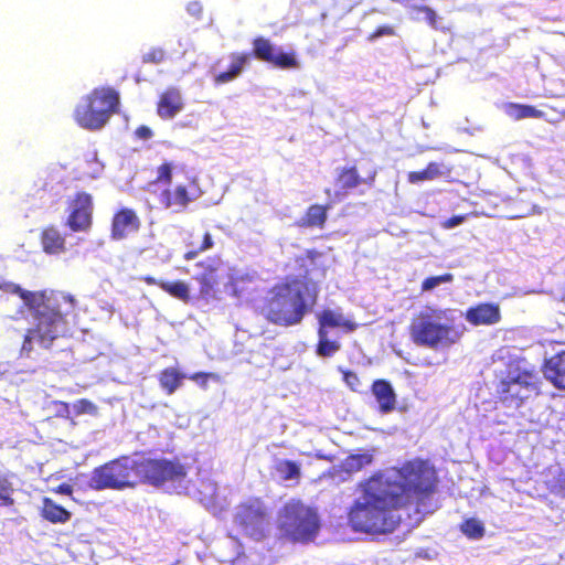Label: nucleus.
I'll return each mask as SVG.
<instances>
[{
    "mask_svg": "<svg viewBox=\"0 0 565 565\" xmlns=\"http://www.w3.org/2000/svg\"><path fill=\"white\" fill-rule=\"evenodd\" d=\"M195 267L200 269V271L193 276V279L199 284L200 298L206 300L214 298L222 278V259L218 256H210L198 262Z\"/></svg>",
    "mask_w": 565,
    "mask_h": 565,
    "instance_id": "13",
    "label": "nucleus"
},
{
    "mask_svg": "<svg viewBox=\"0 0 565 565\" xmlns=\"http://www.w3.org/2000/svg\"><path fill=\"white\" fill-rule=\"evenodd\" d=\"M418 11H420V12H423L425 14L426 20L428 21V23L430 25H433V26L436 25V23H437V14H436V12L431 8H429L427 6H422V7L418 8Z\"/></svg>",
    "mask_w": 565,
    "mask_h": 565,
    "instance_id": "40",
    "label": "nucleus"
},
{
    "mask_svg": "<svg viewBox=\"0 0 565 565\" xmlns=\"http://www.w3.org/2000/svg\"><path fill=\"white\" fill-rule=\"evenodd\" d=\"M331 328H341L345 332L356 330L358 323L345 318L341 311L323 309L318 315V330L328 331Z\"/></svg>",
    "mask_w": 565,
    "mask_h": 565,
    "instance_id": "20",
    "label": "nucleus"
},
{
    "mask_svg": "<svg viewBox=\"0 0 565 565\" xmlns=\"http://www.w3.org/2000/svg\"><path fill=\"white\" fill-rule=\"evenodd\" d=\"M75 310V299L64 292L47 298L39 305L34 310L35 326L28 329L24 334L21 353L30 354L33 340L38 341L42 348L49 349L53 341L66 331L68 317H74Z\"/></svg>",
    "mask_w": 565,
    "mask_h": 565,
    "instance_id": "4",
    "label": "nucleus"
},
{
    "mask_svg": "<svg viewBox=\"0 0 565 565\" xmlns=\"http://www.w3.org/2000/svg\"><path fill=\"white\" fill-rule=\"evenodd\" d=\"M542 380L535 369L509 365L507 375L495 385L498 401L511 408L521 407L526 399L541 394Z\"/></svg>",
    "mask_w": 565,
    "mask_h": 565,
    "instance_id": "7",
    "label": "nucleus"
},
{
    "mask_svg": "<svg viewBox=\"0 0 565 565\" xmlns=\"http://www.w3.org/2000/svg\"><path fill=\"white\" fill-rule=\"evenodd\" d=\"M454 275L451 273H445L439 276H430L423 280L420 289L422 291H429L439 286L440 284L451 282Z\"/></svg>",
    "mask_w": 565,
    "mask_h": 565,
    "instance_id": "33",
    "label": "nucleus"
},
{
    "mask_svg": "<svg viewBox=\"0 0 565 565\" xmlns=\"http://www.w3.org/2000/svg\"><path fill=\"white\" fill-rule=\"evenodd\" d=\"M74 409L76 414H96L97 413V406L86 398H81L76 401L74 404Z\"/></svg>",
    "mask_w": 565,
    "mask_h": 565,
    "instance_id": "37",
    "label": "nucleus"
},
{
    "mask_svg": "<svg viewBox=\"0 0 565 565\" xmlns=\"http://www.w3.org/2000/svg\"><path fill=\"white\" fill-rule=\"evenodd\" d=\"M186 377L184 373L175 367H166L158 374V382L162 391L167 395H172L182 386L183 380Z\"/></svg>",
    "mask_w": 565,
    "mask_h": 565,
    "instance_id": "24",
    "label": "nucleus"
},
{
    "mask_svg": "<svg viewBox=\"0 0 565 565\" xmlns=\"http://www.w3.org/2000/svg\"><path fill=\"white\" fill-rule=\"evenodd\" d=\"M443 174L440 164L437 162H429L425 169L420 171H411L407 173V181L409 183H419L423 181L434 180Z\"/></svg>",
    "mask_w": 565,
    "mask_h": 565,
    "instance_id": "26",
    "label": "nucleus"
},
{
    "mask_svg": "<svg viewBox=\"0 0 565 565\" xmlns=\"http://www.w3.org/2000/svg\"><path fill=\"white\" fill-rule=\"evenodd\" d=\"M541 371L555 388L565 391V350L545 359Z\"/></svg>",
    "mask_w": 565,
    "mask_h": 565,
    "instance_id": "18",
    "label": "nucleus"
},
{
    "mask_svg": "<svg viewBox=\"0 0 565 565\" xmlns=\"http://www.w3.org/2000/svg\"><path fill=\"white\" fill-rule=\"evenodd\" d=\"M201 253H203V252H202V250L200 249V247L198 246V247H195V248H191L190 250H188V252L184 254L183 258H184L185 260H192V259H194V258H195L199 254H201Z\"/></svg>",
    "mask_w": 565,
    "mask_h": 565,
    "instance_id": "46",
    "label": "nucleus"
},
{
    "mask_svg": "<svg viewBox=\"0 0 565 565\" xmlns=\"http://www.w3.org/2000/svg\"><path fill=\"white\" fill-rule=\"evenodd\" d=\"M394 34V30L392 26L390 25H383V26H379L370 36H369V40H374L376 38H380V36H383V35H393Z\"/></svg>",
    "mask_w": 565,
    "mask_h": 565,
    "instance_id": "41",
    "label": "nucleus"
},
{
    "mask_svg": "<svg viewBox=\"0 0 565 565\" xmlns=\"http://www.w3.org/2000/svg\"><path fill=\"white\" fill-rule=\"evenodd\" d=\"M14 291L18 292L21 296V298L25 301H28L33 296L32 292L25 291L21 289L19 286H15Z\"/></svg>",
    "mask_w": 565,
    "mask_h": 565,
    "instance_id": "48",
    "label": "nucleus"
},
{
    "mask_svg": "<svg viewBox=\"0 0 565 565\" xmlns=\"http://www.w3.org/2000/svg\"><path fill=\"white\" fill-rule=\"evenodd\" d=\"M342 379L345 382V384L352 390L358 391V388L361 385L360 379L358 374L350 370H343L342 371Z\"/></svg>",
    "mask_w": 565,
    "mask_h": 565,
    "instance_id": "38",
    "label": "nucleus"
},
{
    "mask_svg": "<svg viewBox=\"0 0 565 565\" xmlns=\"http://www.w3.org/2000/svg\"><path fill=\"white\" fill-rule=\"evenodd\" d=\"M468 218V214L462 215H454L445 221L441 222V227L445 230H449L452 227H456L463 223Z\"/></svg>",
    "mask_w": 565,
    "mask_h": 565,
    "instance_id": "39",
    "label": "nucleus"
},
{
    "mask_svg": "<svg viewBox=\"0 0 565 565\" xmlns=\"http://www.w3.org/2000/svg\"><path fill=\"white\" fill-rule=\"evenodd\" d=\"M322 256L323 253L317 249H307L294 257L292 270L300 275L286 276L271 286L263 299L260 313L268 322L279 327L297 326L312 310L318 302L320 286L309 273L317 268Z\"/></svg>",
    "mask_w": 565,
    "mask_h": 565,
    "instance_id": "2",
    "label": "nucleus"
},
{
    "mask_svg": "<svg viewBox=\"0 0 565 565\" xmlns=\"http://www.w3.org/2000/svg\"><path fill=\"white\" fill-rule=\"evenodd\" d=\"M119 94L111 87H97L83 97L74 109L76 124L90 131L102 129L117 113Z\"/></svg>",
    "mask_w": 565,
    "mask_h": 565,
    "instance_id": "8",
    "label": "nucleus"
},
{
    "mask_svg": "<svg viewBox=\"0 0 565 565\" xmlns=\"http://www.w3.org/2000/svg\"><path fill=\"white\" fill-rule=\"evenodd\" d=\"M160 289L185 303L191 299L189 285L183 280L163 281Z\"/></svg>",
    "mask_w": 565,
    "mask_h": 565,
    "instance_id": "25",
    "label": "nucleus"
},
{
    "mask_svg": "<svg viewBox=\"0 0 565 565\" xmlns=\"http://www.w3.org/2000/svg\"><path fill=\"white\" fill-rule=\"evenodd\" d=\"M376 170L372 169L365 177H361L356 166L342 167L337 174V184L341 190L348 192L362 184L372 186L376 179Z\"/></svg>",
    "mask_w": 565,
    "mask_h": 565,
    "instance_id": "16",
    "label": "nucleus"
},
{
    "mask_svg": "<svg viewBox=\"0 0 565 565\" xmlns=\"http://www.w3.org/2000/svg\"><path fill=\"white\" fill-rule=\"evenodd\" d=\"M275 471L282 481L299 480L301 477L300 465L288 459L276 462Z\"/></svg>",
    "mask_w": 565,
    "mask_h": 565,
    "instance_id": "27",
    "label": "nucleus"
},
{
    "mask_svg": "<svg viewBox=\"0 0 565 565\" xmlns=\"http://www.w3.org/2000/svg\"><path fill=\"white\" fill-rule=\"evenodd\" d=\"M373 456L369 452L350 455L343 461V468L347 472H359L366 466L371 465Z\"/></svg>",
    "mask_w": 565,
    "mask_h": 565,
    "instance_id": "29",
    "label": "nucleus"
},
{
    "mask_svg": "<svg viewBox=\"0 0 565 565\" xmlns=\"http://www.w3.org/2000/svg\"><path fill=\"white\" fill-rule=\"evenodd\" d=\"M214 246V242L212 235L209 232H205L203 235L202 244L199 246L202 252L211 249Z\"/></svg>",
    "mask_w": 565,
    "mask_h": 565,
    "instance_id": "43",
    "label": "nucleus"
},
{
    "mask_svg": "<svg viewBox=\"0 0 565 565\" xmlns=\"http://www.w3.org/2000/svg\"><path fill=\"white\" fill-rule=\"evenodd\" d=\"M135 135L139 139L147 140L153 136V132L148 126L142 125L135 130Z\"/></svg>",
    "mask_w": 565,
    "mask_h": 565,
    "instance_id": "42",
    "label": "nucleus"
},
{
    "mask_svg": "<svg viewBox=\"0 0 565 565\" xmlns=\"http://www.w3.org/2000/svg\"><path fill=\"white\" fill-rule=\"evenodd\" d=\"M174 166L170 161H163L156 170V178L151 182L156 185H167L159 196V203L164 209H174L175 211H184L188 205L196 199L194 193L195 180L189 179L188 183L171 186Z\"/></svg>",
    "mask_w": 565,
    "mask_h": 565,
    "instance_id": "10",
    "label": "nucleus"
},
{
    "mask_svg": "<svg viewBox=\"0 0 565 565\" xmlns=\"http://www.w3.org/2000/svg\"><path fill=\"white\" fill-rule=\"evenodd\" d=\"M320 529L317 511L299 500L287 502L280 511L279 530L281 535L294 543H308L315 540Z\"/></svg>",
    "mask_w": 565,
    "mask_h": 565,
    "instance_id": "9",
    "label": "nucleus"
},
{
    "mask_svg": "<svg viewBox=\"0 0 565 565\" xmlns=\"http://www.w3.org/2000/svg\"><path fill=\"white\" fill-rule=\"evenodd\" d=\"M341 349L338 341H332L328 337V331L318 330V343L316 353L321 358L333 356Z\"/></svg>",
    "mask_w": 565,
    "mask_h": 565,
    "instance_id": "28",
    "label": "nucleus"
},
{
    "mask_svg": "<svg viewBox=\"0 0 565 565\" xmlns=\"http://www.w3.org/2000/svg\"><path fill=\"white\" fill-rule=\"evenodd\" d=\"M12 493L13 488L11 483L6 478L0 477V503L6 507H12L14 504Z\"/></svg>",
    "mask_w": 565,
    "mask_h": 565,
    "instance_id": "34",
    "label": "nucleus"
},
{
    "mask_svg": "<svg viewBox=\"0 0 565 565\" xmlns=\"http://www.w3.org/2000/svg\"><path fill=\"white\" fill-rule=\"evenodd\" d=\"M472 326H491L501 320L500 307L493 302H482L470 307L465 315Z\"/></svg>",
    "mask_w": 565,
    "mask_h": 565,
    "instance_id": "17",
    "label": "nucleus"
},
{
    "mask_svg": "<svg viewBox=\"0 0 565 565\" xmlns=\"http://www.w3.org/2000/svg\"><path fill=\"white\" fill-rule=\"evenodd\" d=\"M141 221L137 213L129 207L119 209L113 216L110 236L115 241L124 239L129 233L138 232Z\"/></svg>",
    "mask_w": 565,
    "mask_h": 565,
    "instance_id": "14",
    "label": "nucleus"
},
{
    "mask_svg": "<svg viewBox=\"0 0 565 565\" xmlns=\"http://www.w3.org/2000/svg\"><path fill=\"white\" fill-rule=\"evenodd\" d=\"M189 379L195 382L201 388L206 390L209 385V381L213 380L218 382L220 375L212 372H195L189 376Z\"/></svg>",
    "mask_w": 565,
    "mask_h": 565,
    "instance_id": "35",
    "label": "nucleus"
},
{
    "mask_svg": "<svg viewBox=\"0 0 565 565\" xmlns=\"http://www.w3.org/2000/svg\"><path fill=\"white\" fill-rule=\"evenodd\" d=\"M252 45V54L242 52L232 53L230 55V68L214 76L213 81L215 85H222L238 77L246 64H248L250 56L281 70L297 68L299 66L295 52H282L276 49V46L267 38L256 36L253 40Z\"/></svg>",
    "mask_w": 565,
    "mask_h": 565,
    "instance_id": "6",
    "label": "nucleus"
},
{
    "mask_svg": "<svg viewBox=\"0 0 565 565\" xmlns=\"http://www.w3.org/2000/svg\"><path fill=\"white\" fill-rule=\"evenodd\" d=\"M390 471H375L356 483L359 495L348 509V525L355 533L388 534L399 525L396 512L415 505L417 513L437 490L436 469L428 460L415 458Z\"/></svg>",
    "mask_w": 565,
    "mask_h": 565,
    "instance_id": "1",
    "label": "nucleus"
},
{
    "mask_svg": "<svg viewBox=\"0 0 565 565\" xmlns=\"http://www.w3.org/2000/svg\"><path fill=\"white\" fill-rule=\"evenodd\" d=\"M167 57L166 51L161 47H152L142 55V63L160 64Z\"/></svg>",
    "mask_w": 565,
    "mask_h": 565,
    "instance_id": "36",
    "label": "nucleus"
},
{
    "mask_svg": "<svg viewBox=\"0 0 565 565\" xmlns=\"http://www.w3.org/2000/svg\"><path fill=\"white\" fill-rule=\"evenodd\" d=\"M511 116L516 119L524 118H542L544 117V111L535 108L532 105H522V104H511Z\"/></svg>",
    "mask_w": 565,
    "mask_h": 565,
    "instance_id": "30",
    "label": "nucleus"
},
{
    "mask_svg": "<svg viewBox=\"0 0 565 565\" xmlns=\"http://www.w3.org/2000/svg\"><path fill=\"white\" fill-rule=\"evenodd\" d=\"M233 520L242 533L254 541H262L267 535L269 514L266 505L259 498H253L239 503Z\"/></svg>",
    "mask_w": 565,
    "mask_h": 565,
    "instance_id": "11",
    "label": "nucleus"
},
{
    "mask_svg": "<svg viewBox=\"0 0 565 565\" xmlns=\"http://www.w3.org/2000/svg\"><path fill=\"white\" fill-rule=\"evenodd\" d=\"M93 198L89 193L76 192L68 201L66 226L72 232H87L93 225Z\"/></svg>",
    "mask_w": 565,
    "mask_h": 565,
    "instance_id": "12",
    "label": "nucleus"
},
{
    "mask_svg": "<svg viewBox=\"0 0 565 565\" xmlns=\"http://www.w3.org/2000/svg\"><path fill=\"white\" fill-rule=\"evenodd\" d=\"M371 392L379 404L381 414H388L396 407V394L387 380L379 379L372 383Z\"/></svg>",
    "mask_w": 565,
    "mask_h": 565,
    "instance_id": "19",
    "label": "nucleus"
},
{
    "mask_svg": "<svg viewBox=\"0 0 565 565\" xmlns=\"http://www.w3.org/2000/svg\"><path fill=\"white\" fill-rule=\"evenodd\" d=\"M461 532L469 539L478 540L484 535V526L481 521L470 518L461 523Z\"/></svg>",
    "mask_w": 565,
    "mask_h": 565,
    "instance_id": "31",
    "label": "nucleus"
},
{
    "mask_svg": "<svg viewBox=\"0 0 565 565\" xmlns=\"http://www.w3.org/2000/svg\"><path fill=\"white\" fill-rule=\"evenodd\" d=\"M184 108L181 90L175 86L167 87L158 97L157 115L161 119H172Z\"/></svg>",
    "mask_w": 565,
    "mask_h": 565,
    "instance_id": "15",
    "label": "nucleus"
},
{
    "mask_svg": "<svg viewBox=\"0 0 565 565\" xmlns=\"http://www.w3.org/2000/svg\"><path fill=\"white\" fill-rule=\"evenodd\" d=\"M40 242L46 254L57 255L66 250L65 237L54 225H49L41 231Z\"/></svg>",
    "mask_w": 565,
    "mask_h": 565,
    "instance_id": "21",
    "label": "nucleus"
},
{
    "mask_svg": "<svg viewBox=\"0 0 565 565\" xmlns=\"http://www.w3.org/2000/svg\"><path fill=\"white\" fill-rule=\"evenodd\" d=\"M447 310L426 307L415 315L409 323L408 331L412 341L429 349L449 348L461 337L452 324L441 323Z\"/></svg>",
    "mask_w": 565,
    "mask_h": 565,
    "instance_id": "5",
    "label": "nucleus"
},
{
    "mask_svg": "<svg viewBox=\"0 0 565 565\" xmlns=\"http://www.w3.org/2000/svg\"><path fill=\"white\" fill-rule=\"evenodd\" d=\"M186 475L188 468L178 458L132 460L120 457L95 468L89 487L97 491L132 488L138 483L162 487L166 483L181 482Z\"/></svg>",
    "mask_w": 565,
    "mask_h": 565,
    "instance_id": "3",
    "label": "nucleus"
},
{
    "mask_svg": "<svg viewBox=\"0 0 565 565\" xmlns=\"http://www.w3.org/2000/svg\"><path fill=\"white\" fill-rule=\"evenodd\" d=\"M201 253H203V252H202V250L200 249V247L198 246V247H195V248H191L190 250H188V252L184 254L183 258H184L185 260H192V259H194V258H195L199 254H201Z\"/></svg>",
    "mask_w": 565,
    "mask_h": 565,
    "instance_id": "45",
    "label": "nucleus"
},
{
    "mask_svg": "<svg viewBox=\"0 0 565 565\" xmlns=\"http://www.w3.org/2000/svg\"><path fill=\"white\" fill-rule=\"evenodd\" d=\"M40 515L52 524H64L72 518V513L67 509L49 497L42 499Z\"/></svg>",
    "mask_w": 565,
    "mask_h": 565,
    "instance_id": "22",
    "label": "nucleus"
},
{
    "mask_svg": "<svg viewBox=\"0 0 565 565\" xmlns=\"http://www.w3.org/2000/svg\"><path fill=\"white\" fill-rule=\"evenodd\" d=\"M330 205L312 204L310 205L303 216L300 218L298 225L301 227H317L323 228L328 218V210Z\"/></svg>",
    "mask_w": 565,
    "mask_h": 565,
    "instance_id": "23",
    "label": "nucleus"
},
{
    "mask_svg": "<svg viewBox=\"0 0 565 565\" xmlns=\"http://www.w3.org/2000/svg\"><path fill=\"white\" fill-rule=\"evenodd\" d=\"M55 493L63 494V495H72L73 494V487L68 483H61L56 488L53 489Z\"/></svg>",
    "mask_w": 565,
    "mask_h": 565,
    "instance_id": "44",
    "label": "nucleus"
},
{
    "mask_svg": "<svg viewBox=\"0 0 565 565\" xmlns=\"http://www.w3.org/2000/svg\"><path fill=\"white\" fill-rule=\"evenodd\" d=\"M252 279L246 277H236L231 280V295L236 298H246L252 295Z\"/></svg>",
    "mask_w": 565,
    "mask_h": 565,
    "instance_id": "32",
    "label": "nucleus"
},
{
    "mask_svg": "<svg viewBox=\"0 0 565 565\" xmlns=\"http://www.w3.org/2000/svg\"><path fill=\"white\" fill-rule=\"evenodd\" d=\"M140 279H141L142 281H145L147 285H150V286L156 285V286H158L159 288H160V284H162V282H163V280H158V279H156L154 277L149 276V275H147V276H142Z\"/></svg>",
    "mask_w": 565,
    "mask_h": 565,
    "instance_id": "47",
    "label": "nucleus"
}]
</instances>
